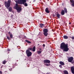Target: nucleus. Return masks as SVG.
I'll list each match as a JSON object with an SVG mask.
<instances>
[{
	"instance_id": "nucleus-22",
	"label": "nucleus",
	"mask_w": 74,
	"mask_h": 74,
	"mask_svg": "<svg viewBox=\"0 0 74 74\" xmlns=\"http://www.w3.org/2000/svg\"><path fill=\"white\" fill-rule=\"evenodd\" d=\"M23 4L24 5H25V6H26V7H27V3H24Z\"/></svg>"
},
{
	"instance_id": "nucleus-11",
	"label": "nucleus",
	"mask_w": 74,
	"mask_h": 74,
	"mask_svg": "<svg viewBox=\"0 0 74 74\" xmlns=\"http://www.w3.org/2000/svg\"><path fill=\"white\" fill-rule=\"evenodd\" d=\"M60 64H62V65H64V63L62 61H60L59 62Z\"/></svg>"
},
{
	"instance_id": "nucleus-18",
	"label": "nucleus",
	"mask_w": 74,
	"mask_h": 74,
	"mask_svg": "<svg viewBox=\"0 0 74 74\" xmlns=\"http://www.w3.org/2000/svg\"><path fill=\"white\" fill-rule=\"evenodd\" d=\"M56 16L58 18H60V14H58L56 15Z\"/></svg>"
},
{
	"instance_id": "nucleus-25",
	"label": "nucleus",
	"mask_w": 74,
	"mask_h": 74,
	"mask_svg": "<svg viewBox=\"0 0 74 74\" xmlns=\"http://www.w3.org/2000/svg\"><path fill=\"white\" fill-rule=\"evenodd\" d=\"M10 38H12L13 37L12 34H10Z\"/></svg>"
},
{
	"instance_id": "nucleus-36",
	"label": "nucleus",
	"mask_w": 74,
	"mask_h": 74,
	"mask_svg": "<svg viewBox=\"0 0 74 74\" xmlns=\"http://www.w3.org/2000/svg\"><path fill=\"white\" fill-rule=\"evenodd\" d=\"M69 24H71V23H69Z\"/></svg>"
},
{
	"instance_id": "nucleus-7",
	"label": "nucleus",
	"mask_w": 74,
	"mask_h": 74,
	"mask_svg": "<svg viewBox=\"0 0 74 74\" xmlns=\"http://www.w3.org/2000/svg\"><path fill=\"white\" fill-rule=\"evenodd\" d=\"M73 59H74L73 57H71L68 58V60L69 62L71 63V62H72V61L73 60Z\"/></svg>"
},
{
	"instance_id": "nucleus-26",
	"label": "nucleus",
	"mask_w": 74,
	"mask_h": 74,
	"mask_svg": "<svg viewBox=\"0 0 74 74\" xmlns=\"http://www.w3.org/2000/svg\"><path fill=\"white\" fill-rule=\"evenodd\" d=\"M71 3H74V1L73 0H71Z\"/></svg>"
},
{
	"instance_id": "nucleus-19",
	"label": "nucleus",
	"mask_w": 74,
	"mask_h": 74,
	"mask_svg": "<svg viewBox=\"0 0 74 74\" xmlns=\"http://www.w3.org/2000/svg\"><path fill=\"white\" fill-rule=\"evenodd\" d=\"M25 41H26V42H27V43H28L29 44H30V43H31V42H30V41H29L28 40H25Z\"/></svg>"
},
{
	"instance_id": "nucleus-15",
	"label": "nucleus",
	"mask_w": 74,
	"mask_h": 74,
	"mask_svg": "<svg viewBox=\"0 0 74 74\" xmlns=\"http://www.w3.org/2000/svg\"><path fill=\"white\" fill-rule=\"evenodd\" d=\"M61 14L62 15H63L64 14V10H62V12H61Z\"/></svg>"
},
{
	"instance_id": "nucleus-14",
	"label": "nucleus",
	"mask_w": 74,
	"mask_h": 74,
	"mask_svg": "<svg viewBox=\"0 0 74 74\" xmlns=\"http://www.w3.org/2000/svg\"><path fill=\"white\" fill-rule=\"evenodd\" d=\"M63 38L64 39H67L68 38V36H63Z\"/></svg>"
},
{
	"instance_id": "nucleus-24",
	"label": "nucleus",
	"mask_w": 74,
	"mask_h": 74,
	"mask_svg": "<svg viewBox=\"0 0 74 74\" xmlns=\"http://www.w3.org/2000/svg\"><path fill=\"white\" fill-rule=\"evenodd\" d=\"M7 63V61H4L3 62V64H5V63Z\"/></svg>"
},
{
	"instance_id": "nucleus-31",
	"label": "nucleus",
	"mask_w": 74,
	"mask_h": 74,
	"mask_svg": "<svg viewBox=\"0 0 74 74\" xmlns=\"http://www.w3.org/2000/svg\"><path fill=\"white\" fill-rule=\"evenodd\" d=\"M29 50H31H31H32V48H29Z\"/></svg>"
},
{
	"instance_id": "nucleus-23",
	"label": "nucleus",
	"mask_w": 74,
	"mask_h": 74,
	"mask_svg": "<svg viewBox=\"0 0 74 74\" xmlns=\"http://www.w3.org/2000/svg\"><path fill=\"white\" fill-rule=\"evenodd\" d=\"M40 26L41 27H42V26H44V24H40Z\"/></svg>"
},
{
	"instance_id": "nucleus-10",
	"label": "nucleus",
	"mask_w": 74,
	"mask_h": 74,
	"mask_svg": "<svg viewBox=\"0 0 74 74\" xmlns=\"http://www.w3.org/2000/svg\"><path fill=\"white\" fill-rule=\"evenodd\" d=\"M45 11L47 13H49V11L48 10V8H46L45 9Z\"/></svg>"
},
{
	"instance_id": "nucleus-9",
	"label": "nucleus",
	"mask_w": 74,
	"mask_h": 74,
	"mask_svg": "<svg viewBox=\"0 0 74 74\" xmlns=\"http://www.w3.org/2000/svg\"><path fill=\"white\" fill-rule=\"evenodd\" d=\"M71 70L72 73L74 74V68L73 67H71Z\"/></svg>"
},
{
	"instance_id": "nucleus-1",
	"label": "nucleus",
	"mask_w": 74,
	"mask_h": 74,
	"mask_svg": "<svg viewBox=\"0 0 74 74\" xmlns=\"http://www.w3.org/2000/svg\"><path fill=\"white\" fill-rule=\"evenodd\" d=\"M60 48L64 52H67L69 50V49L68 48V45L66 44L64 42H62L61 44Z\"/></svg>"
},
{
	"instance_id": "nucleus-13",
	"label": "nucleus",
	"mask_w": 74,
	"mask_h": 74,
	"mask_svg": "<svg viewBox=\"0 0 74 74\" xmlns=\"http://www.w3.org/2000/svg\"><path fill=\"white\" fill-rule=\"evenodd\" d=\"M44 64L47 66H50V64L44 63Z\"/></svg>"
},
{
	"instance_id": "nucleus-30",
	"label": "nucleus",
	"mask_w": 74,
	"mask_h": 74,
	"mask_svg": "<svg viewBox=\"0 0 74 74\" xmlns=\"http://www.w3.org/2000/svg\"><path fill=\"white\" fill-rule=\"evenodd\" d=\"M71 38L72 39H73V40H74V36H72Z\"/></svg>"
},
{
	"instance_id": "nucleus-32",
	"label": "nucleus",
	"mask_w": 74,
	"mask_h": 74,
	"mask_svg": "<svg viewBox=\"0 0 74 74\" xmlns=\"http://www.w3.org/2000/svg\"><path fill=\"white\" fill-rule=\"evenodd\" d=\"M43 47H44L45 46V44H43Z\"/></svg>"
},
{
	"instance_id": "nucleus-37",
	"label": "nucleus",
	"mask_w": 74,
	"mask_h": 74,
	"mask_svg": "<svg viewBox=\"0 0 74 74\" xmlns=\"http://www.w3.org/2000/svg\"><path fill=\"white\" fill-rule=\"evenodd\" d=\"M40 49V50H41V49Z\"/></svg>"
},
{
	"instance_id": "nucleus-35",
	"label": "nucleus",
	"mask_w": 74,
	"mask_h": 74,
	"mask_svg": "<svg viewBox=\"0 0 74 74\" xmlns=\"http://www.w3.org/2000/svg\"><path fill=\"white\" fill-rule=\"evenodd\" d=\"M10 32H9V34H10Z\"/></svg>"
},
{
	"instance_id": "nucleus-39",
	"label": "nucleus",
	"mask_w": 74,
	"mask_h": 74,
	"mask_svg": "<svg viewBox=\"0 0 74 74\" xmlns=\"http://www.w3.org/2000/svg\"><path fill=\"white\" fill-rule=\"evenodd\" d=\"M10 71H11V70H10Z\"/></svg>"
},
{
	"instance_id": "nucleus-33",
	"label": "nucleus",
	"mask_w": 74,
	"mask_h": 74,
	"mask_svg": "<svg viewBox=\"0 0 74 74\" xmlns=\"http://www.w3.org/2000/svg\"><path fill=\"white\" fill-rule=\"evenodd\" d=\"M8 51H10V49H8Z\"/></svg>"
},
{
	"instance_id": "nucleus-2",
	"label": "nucleus",
	"mask_w": 74,
	"mask_h": 74,
	"mask_svg": "<svg viewBox=\"0 0 74 74\" xmlns=\"http://www.w3.org/2000/svg\"><path fill=\"white\" fill-rule=\"evenodd\" d=\"M15 1L16 3H18L20 4H22L26 2V0H16Z\"/></svg>"
},
{
	"instance_id": "nucleus-6",
	"label": "nucleus",
	"mask_w": 74,
	"mask_h": 74,
	"mask_svg": "<svg viewBox=\"0 0 74 74\" xmlns=\"http://www.w3.org/2000/svg\"><path fill=\"white\" fill-rule=\"evenodd\" d=\"M44 31V34L45 35V36H47V35H48V29H45L43 30Z\"/></svg>"
},
{
	"instance_id": "nucleus-29",
	"label": "nucleus",
	"mask_w": 74,
	"mask_h": 74,
	"mask_svg": "<svg viewBox=\"0 0 74 74\" xmlns=\"http://www.w3.org/2000/svg\"><path fill=\"white\" fill-rule=\"evenodd\" d=\"M72 5L73 6V7H74V3H73L72 4Z\"/></svg>"
},
{
	"instance_id": "nucleus-12",
	"label": "nucleus",
	"mask_w": 74,
	"mask_h": 74,
	"mask_svg": "<svg viewBox=\"0 0 74 74\" xmlns=\"http://www.w3.org/2000/svg\"><path fill=\"white\" fill-rule=\"evenodd\" d=\"M35 51H36V47L34 46L33 48L32 51L35 52Z\"/></svg>"
},
{
	"instance_id": "nucleus-4",
	"label": "nucleus",
	"mask_w": 74,
	"mask_h": 74,
	"mask_svg": "<svg viewBox=\"0 0 74 74\" xmlns=\"http://www.w3.org/2000/svg\"><path fill=\"white\" fill-rule=\"evenodd\" d=\"M14 8L17 10V12L18 13L20 12V11L22 10L21 8L18 7V5L17 3L16 4V6H14Z\"/></svg>"
},
{
	"instance_id": "nucleus-34",
	"label": "nucleus",
	"mask_w": 74,
	"mask_h": 74,
	"mask_svg": "<svg viewBox=\"0 0 74 74\" xmlns=\"http://www.w3.org/2000/svg\"><path fill=\"white\" fill-rule=\"evenodd\" d=\"M0 74H2V72L0 71Z\"/></svg>"
},
{
	"instance_id": "nucleus-16",
	"label": "nucleus",
	"mask_w": 74,
	"mask_h": 74,
	"mask_svg": "<svg viewBox=\"0 0 74 74\" xmlns=\"http://www.w3.org/2000/svg\"><path fill=\"white\" fill-rule=\"evenodd\" d=\"M64 74H69L68 72L67 71H64Z\"/></svg>"
},
{
	"instance_id": "nucleus-38",
	"label": "nucleus",
	"mask_w": 74,
	"mask_h": 74,
	"mask_svg": "<svg viewBox=\"0 0 74 74\" xmlns=\"http://www.w3.org/2000/svg\"><path fill=\"white\" fill-rule=\"evenodd\" d=\"M1 6V5L0 4V6Z\"/></svg>"
},
{
	"instance_id": "nucleus-28",
	"label": "nucleus",
	"mask_w": 74,
	"mask_h": 74,
	"mask_svg": "<svg viewBox=\"0 0 74 74\" xmlns=\"http://www.w3.org/2000/svg\"><path fill=\"white\" fill-rule=\"evenodd\" d=\"M59 67H60V68H62V65H59Z\"/></svg>"
},
{
	"instance_id": "nucleus-20",
	"label": "nucleus",
	"mask_w": 74,
	"mask_h": 74,
	"mask_svg": "<svg viewBox=\"0 0 74 74\" xmlns=\"http://www.w3.org/2000/svg\"><path fill=\"white\" fill-rule=\"evenodd\" d=\"M9 11H12V8L10 7L9 8Z\"/></svg>"
},
{
	"instance_id": "nucleus-8",
	"label": "nucleus",
	"mask_w": 74,
	"mask_h": 74,
	"mask_svg": "<svg viewBox=\"0 0 74 74\" xmlns=\"http://www.w3.org/2000/svg\"><path fill=\"white\" fill-rule=\"evenodd\" d=\"M45 63H50L51 61L48 60H45L43 61Z\"/></svg>"
},
{
	"instance_id": "nucleus-3",
	"label": "nucleus",
	"mask_w": 74,
	"mask_h": 74,
	"mask_svg": "<svg viewBox=\"0 0 74 74\" xmlns=\"http://www.w3.org/2000/svg\"><path fill=\"white\" fill-rule=\"evenodd\" d=\"M11 1L10 0H8V2L5 1V7L7 8H8V7H10V5H11Z\"/></svg>"
},
{
	"instance_id": "nucleus-21",
	"label": "nucleus",
	"mask_w": 74,
	"mask_h": 74,
	"mask_svg": "<svg viewBox=\"0 0 74 74\" xmlns=\"http://www.w3.org/2000/svg\"><path fill=\"white\" fill-rule=\"evenodd\" d=\"M64 10L65 11V12H66V13H67V9H66V8H64Z\"/></svg>"
},
{
	"instance_id": "nucleus-27",
	"label": "nucleus",
	"mask_w": 74,
	"mask_h": 74,
	"mask_svg": "<svg viewBox=\"0 0 74 74\" xmlns=\"http://www.w3.org/2000/svg\"><path fill=\"white\" fill-rule=\"evenodd\" d=\"M7 38L9 40H10V37H9L8 36H7Z\"/></svg>"
},
{
	"instance_id": "nucleus-17",
	"label": "nucleus",
	"mask_w": 74,
	"mask_h": 74,
	"mask_svg": "<svg viewBox=\"0 0 74 74\" xmlns=\"http://www.w3.org/2000/svg\"><path fill=\"white\" fill-rule=\"evenodd\" d=\"M42 52V51H37V52H38V54H40V53H41Z\"/></svg>"
},
{
	"instance_id": "nucleus-5",
	"label": "nucleus",
	"mask_w": 74,
	"mask_h": 74,
	"mask_svg": "<svg viewBox=\"0 0 74 74\" xmlns=\"http://www.w3.org/2000/svg\"><path fill=\"white\" fill-rule=\"evenodd\" d=\"M26 53L28 57H30V56H32V52L30 51L29 50H26Z\"/></svg>"
}]
</instances>
